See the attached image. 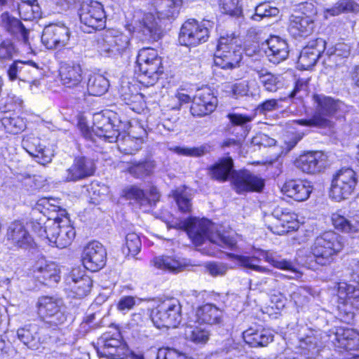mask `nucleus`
<instances>
[{
    "mask_svg": "<svg viewBox=\"0 0 359 359\" xmlns=\"http://www.w3.org/2000/svg\"><path fill=\"white\" fill-rule=\"evenodd\" d=\"M327 156L319 151H309L300 155L294 161L295 166L303 172L315 175L326 167Z\"/></svg>",
    "mask_w": 359,
    "mask_h": 359,
    "instance_id": "20",
    "label": "nucleus"
},
{
    "mask_svg": "<svg viewBox=\"0 0 359 359\" xmlns=\"http://www.w3.org/2000/svg\"><path fill=\"white\" fill-rule=\"evenodd\" d=\"M217 99L208 88L196 92L190 108L194 116H203L211 114L216 108Z\"/></svg>",
    "mask_w": 359,
    "mask_h": 359,
    "instance_id": "21",
    "label": "nucleus"
},
{
    "mask_svg": "<svg viewBox=\"0 0 359 359\" xmlns=\"http://www.w3.org/2000/svg\"><path fill=\"white\" fill-rule=\"evenodd\" d=\"M118 94L121 99L126 104L138 102L142 99V95L137 93L136 88L129 82L123 81L119 89Z\"/></svg>",
    "mask_w": 359,
    "mask_h": 359,
    "instance_id": "50",
    "label": "nucleus"
},
{
    "mask_svg": "<svg viewBox=\"0 0 359 359\" xmlns=\"http://www.w3.org/2000/svg\"><path fill=\"white\" fill-rule=\"evenodd\" d=\"M182 227L196 245H209L205 253L210 256H217L221 249L232 250L236 246L237 241L233 236L218 232L215 224L207 219L189 218L184 221Z\"/></svg>",
    "mask_w": 359,
    "mask_h": 359,
    "instance_id": "1",
    "label": "nucleus"
},
{
    "mask_svg": "<svg viewBox=\"0 0 359 359\" xmlns=\"http://www.w3.org/2000/svg\"><path fill=\"white\" fill-rule=\"evenodd\" d=\"M187 338L196 344H205L209 339L208 330L198 327L193 328L186 334Z\"/></svg>",
    "mask_w": 359,
    "mask_h": 359,
    "instance_id": "56",
    "label": "nucleus"
},
{
    "mask_svg": "<svg viewBox=\"0 0 359 359\" xmlns=\"http://www.w3.org/2000/svg\"><path fill=\"white\" fill-rule=\"evenodd\" d=\"M309 79H298L295 83L294 90L290 93L288 97L301 99L306 95L309 88Z\"/></svg>",
    "mask_w": 359,
    "mask_h": 359,
    "instance_id": "63",
    "label": "nucleus"
},
{
    "mask_svg": "<svg viewBox=\"0 0 359 359\" xmlns=\"http://www.w3.org/2000/svg\"><path fill=\"white\" fill-rule=\"evenodd\" d=\"M332 224L335 229L345 233H353L359 231V222L355 219H348L339 212L332 215Z\"/></svg>",
    "mask_w": 359,
    "mask_h": 359,
    "instance_id": "47",
    "label": "nucleus"
},
{
    "mask_svg": "<svg viewBox=\"0 0 359 359\" xmlns=\"http://www.w3.org/2000/svg\"><path fill=\"white\" fill-rule=\"evenodd\" d=\"M109 87V81L103 75L99 74L90 75L87 84V89L90 95L101 96L108 90Z\"/></svg>",
    "mask_w": 359,
    "mask_h": 359,
    "instance_id": "43",
    "label": "nucleus"
},
{
    "mask_svg": "<svg viewBox=\"0 0 359 359\" xmlns=\"http://www.w3.org/2000/svg\"><path fill=\"white\" fill-rule=\"evenodd\" d=\"M95 170L94 161L85 156H78L72 165L65 170L62 175L64 182H76L93 175Z\"/></svg>",
    "mask_w": 359,
    "mask_h": 359,
    "instance_id": "19",
    "label": "nucleus"
},
{
    "mask_svg": "<svg viewBox=\"0 0 359 359\" xmlns=\"http://www.w3.org/2000/svg\"><path fill=\"white\" fill-rule=\"evenodd\" d=\"M124 196L127 199L135 200L141 205H147L148 201L144 191L136 186H131L124 191Z\"/></svg>",
    "mask_w": 359,
    "mask_h": 359,
    "instance_id": "57",
    "label": "nucleus"
},
{
    "mask_svg": "<svg viewBox=\"0 0 359 359\" xmlns=\"http://www.w3.org/2000/svg\"><path fill=\"white\" fill-rule=\"evenodd\" d=\"M258 80L263 86L265 90L274 93L280 89L283 86L282 78L280 75L273 74L266 69L257 71Z\"/></svg>",
    "mask_w": 359,
    "mask_h": 359,
    "instance_id": "40",
    "label": "nucleus"
},
{
    "mask_svg": "<svg viewBox=\"0 0 359 359\" xmlns=\"http://www.w3.org/2000/svg\"><path fill=\"white\" fill-rule=\"evenodd\" d=\"M116 118L112 119L102 114L93 116V126L92 130L86 126H81V132L86 140L95 141L94 135L103 138L108 142H118L122 135L118 126L115 125Z\"/></svg>",
    "mask_w": 359,
    "mask_h": 359,
    "instance_id": "9",
    "label": "nucleus"
},
{
    "mask_svg": "<svg viewBox=\"0 0 359 359\" xmlns=\"http://www.w3.org/2000/svg\"><path fill=\"white\" fill-rule=\"evenodd\" d=\"M40 73L39 68L32 62H27L21 60H15L9 65L7 69V75L11 81L16 80L29 81L30 74Z\"/></svg>",
    "mask_w": 359,
    "mask_h": 359,
    "instance_id": "30",
    "label": "nucleus"
},
{
    "mask_svg": "<svg viewBox=\"0 0 359 359\" xmlns=\"http://www.w3.org/2000/svg\"><path fill=\"white\" fill-rule=\"evenodd\" d=\"M154 6L159 19L174 20L180 14L182 0H154Z\"/></svg>",
    "mask_w": 359,
    "mask_h": 359,
    "instance_id": "36",
    "label": "nucleus"
},
{
    "mask_svg": "<svg viewBox=\"0 0 359 359\" xmlns=\"http://www.w3.org/2000/svg\"><path fill=\"white\" fill-rule=\"evenodd\" d=\"M314 29V20L304 17L302 13H293L290 17L288 30L294 37H306Z\"/></svg>",
    "mask_w": 359,
    "mask_h": 359,
    "instance_id": "31",
    "label": "nucleus"
},
{
    "mask_svg": "<svg viewBox=\"0 0 359 359\" xmlns=\"http://www.w3.org/2000/svg\"><path fill=\"white\" fill-rule=\"evenodd\" d=\"M338 296L340 299H344L346 304L359 309V287L341 283L338 286Z\"/></svg>",
    "mask_w": 359,
    "mask_h": 359,
    "instance_id": "42",
    "label": "nucleus"
},
{
    "mask_svg": "<svg viewBox=\"0 0 359 359\" xmlns=\"http://www.w3.org/2000/svg\"><path fill=\"white\" fill-rule=\"evenodd\" d=\"M243 337L246 344L254 348L266 346L273 340L271 331L263 327H250L243 332Z\"/></svg>",
    "mask_w": 359,
    "mask_h": 359,
    "instance_id": "32",
    "label": "nucleus"
},
{
    "mask_svg": "<svg viewBox=\"0 0 359 359\" xmlns=\"http://www.w3.org/2000/svg\"><path fill=\"white\" fill-rule=\"evenodd\" d=\"M231 184L238 194H245L248 192L262 191L265 181L259 175L248 170L241 169L233 172Z\"/></svg>",
    "mask_w": 359,
    "mask_h": 359,
    "instance_id": "14",
    "label": "nucleus"
},
{
    "mask_svg": "<svg viewBox=\"0 0 359 359\" xmlns=\"http://www.w3.org/2000/svg\"><path fill=\"white\" fill-rule=\"evenodd\" d=\"M36 325H29L18 330V339L27 346L34 349L38 348L39 337Z\"/></svg>",
    "mask_w": 359,
    "mask_h": 359,
    "instance_id": "44",
    "label": "nucleus"
},
{
    "mask_svg": "<svg viewBox=\"0 0 359 359\" xmlns=\"http://www.w3.org/2000/svg\"><path fill=\"white\" fill-rule=\"evenodd\" d=\"M273 219L269 229L276 234L282 235L297 229L299 224L297 215L287 209L280 207L275 208L271 214Z\"/></svg>",
    "mask_w": 359,
    "mask_h": 359,
    "instance_id": "17",
    "label": "nucleus"
},
{
    "mask_svg": "<svg viewBox=\"0 0 359 359\" xmlns=\"http://www.w3.org/2000/svg\"><path fill=\"white\" fill-rule=\"evenodd\" d=\"M37 308L46 328L62 330L68 323L69 316L60 299L48 296L41 297L37 302Z\"/></svg>",
    "mask_w": 359,
    "mask_h": 359,
    "instance_id": "5",
    "label": "nucleus"
},
{
    "mask_svg": "<svg viewBox=\"0 0 359 359\" xmlns=\"http://www.w3.org/2000/svg\"><path fill=\"white\" fill-rule=\"evenodd\" d=\"M22 146L30 156L36 158L39 163L45 165L51 162L53 156L51 151L41 144L39 137H27L23 140Z\"/></svg>",
    "mask_w": 359,
    "mask_h": 359,
    "instance_id": "27",
    "label": "nucleus"
},
{
    "mask_svg": "<svg viewBox=\"0 0 359 359\" xmlns=\"http://www.w3.org/2000/svg\"><path fill=\"white\" fill-rule=\"evenodd\" d=\"M18 49L11 39H4L0 41V62L11 60L18 55Z\"/></svg>",
    "mask_w": 359,
    "mask_h": 359,
    "instance_id": "51",
    "label": "nucleus"
},
{
    "mask_svg": "<svg viewBox=\"0 0 359 359\" xmlns=\"http://www.w3.org/2000/svg\"><path fill=\"white\" fill-rule=\"evenodd\" d=\"M36 278L43 285L51 286L60 281L59 269L55 263L38 262L34 269Z\"/></svg>",
    "mask_w": 359,
    "mask_h": 359,
    "instance_id": "34",
    "label": "nucleus"
},
{
    "mask_svg": "<svg viewBox=\"0 0 359 359\" xmlns=\"http://www.w3.org/2000/svg\"><path fill=\"white\" fill-rule=\"evenodd\" d=\"M344 247L343 237L333 231H327L316 237L311 246V252L316 262L321 266L331 263L333 257Z\"/></svg>",
    "mask_w": 359,
    "mask_h": 359,
    "instance_id": "4",
    "label": "nucleus"
},
{
    "mask_svg": "<svg viewBox=\"0 0 359 359\" xmlns=\"http://www.w3.org/2000/svg\"><path fill=\"white\" fill-rule=\"evenodd\" d=\"M1 123L5 129L10 133L18 134L23 128V123L18 118L5 116L1 118Z\"/></svg>",
    "mask_w": 359,
    "mask_h": 359,
    "instance_id": "60",
    "label": "nucleus"
},
{
    "mask_svg": "<svg viewBox=\"0 0 359 359\" xmlns=\"http://www.w3.org/2000/svg\"><path fill=\"white\" fill-rule=\"evenodd\" d=\"M70 31L64 24L46 26L41 35V42L48 49H61L69 40Z\"/></svg>",
    "mask_w": 359,
    "mask_h": 359,
    "instance_id": "16",
    "label": "nucleus"
},
{
    "mask_svg": "<svg viewBox=\"0 0 359 359\" xmlns=\"http://www.w3.org/2000/svg\"><path fill=\"white\" fill-rule=\"evenodd\" d=\"M1 20L2 27L8 34L30 49L29 29H27L20 20L5 12L1 14Z\"/></svg>",
    "mask_w": 359,
    "mask_h": 359,
    "instance_id": "24",
    "label": "nucleus"
},
{
    "mask_svg": "<svg viewBox=\"0 0 359 359\" xmlns=\"http://www.w3.org/2000/svg\"><path fill=\"white\" fill-rule=\"evenodd\" d=\"M326 54L333 60L347 58L351 53L350 46L344 43H337L334 46H326Z\"/></svg>",
    "mask_w": 359,
    "mask_h": 359,
    "instance_id": "54",
    "label": "nucleus"
},
{
    "mask_svg": "<svg viewBox=\"0 0 359 359\" xmlns=\"http://www.w3.org/2000/svg\"><path fill=\"white\" fill-rule=\"evenodd\" d=\"M339 346L347 350L359 349V333L352 329H340L336 333Z\"/></svg>",
    "mask_w": 359,
    "mask_h": 359,
    "instance_id": "39",
    "label": "nucleus"
},
{
    "mask_svg": "<svg viewBox=\"0 0 359 359\" xmlns=\"http://www.w3.org/2000/svg\"><path fill=\"white\" fill-rule=\"evenodd\" d=\"M141 139L123 134L118 142L119 150L125 154H134L142 146Z\"/></svg>",
    "mask_w": 359,
    "mask_h": 359,
    "instance_id": "48",
    "label": "nucleus"
},
{
    "mask_svg": "<svg viewBox=\"0 0 359 359\" xmlns=\"http://www.w3.org/2000/svg\"><path fill=\"white\" fill-rule=\"evenodd\" d=\"M34 229L40 237L47 238L58 248L69 245L75 237L74 228L70 225L67 217H56L48 219L42 226L39 223L34 225Z\"/></svg>",
    "mask_w": 359,
    "mask_h": 359,
    "instance_id": "2",
    "label": "nucleus"
},
{
    "mask_svg": "<svg viewBox=\"0 0 359 359\" xmlns=\"http://www.w3.org/2000/svg\"><path fill=\"white\" fill-rule=\"evenodd\" d=\"M357 6V4L353 0H339L332 8L326 9L325 13L335 16L341 13L354 11Z\"/></svg>",
    "mask_w": 359,
    "mask_h": 359,
    "instance_id": "53",
    "label": "nucleus"
},
{
    "mask_svg": "<svg viewBox=\"0 0 359 359\" xmlns=\"http://www.w3.org/2000/svg\"><path fill=\"white\" fill-rule=\"evenodd\" d=\"M235 260L243 267L254 270L260 273H269L271 271L264 266L257 264L259 259L255 257L243 255H233Z\"/></svg>",
    "mask_w": 359,
    "mask_h": 359,
    "instance_id": "52",
    "label": "nucleus"
},
{
    "mask_svg": "<svg viewBox=\"0 0 359 359\" xmlns=\"http://www.w3.org/2000/svg\"><path fill=\"white\" fill-rule=\"evenodd\" d=\"M172 150L180 155L191 157H201L209 151V147L207 145H201L197 147H175Z\"/></svg>",
    "mask_w": 359,
    "mask_h": 359,
    "instance_id": "55",
    "label": "nucleus"
},
{
    "mask_svg": "<svg viewBox=\"0 0 359 359\" xmlns=\"http://www.w3.org/2000/svg\"><path fill=\"white\" fill-rule=\"evenodd\" d=\"M60 76L62 84L67 88L79 87L83 79L82 69L79 64L65 63L60 69ZM83 97L85 96L84 88L81 86Z\"/></svg>",
    "mask_w": 359,
    "mask_h": 359,
    "instance_id": "29",
    "label": "nucleus"
},
{
    "mask_svg": "<svg viewBox=\"0 0 359 359\" xmlns=\"http://www.w3.org/2000/svg\"><path fill=\"white\" fill-rule=\"evenodd\" d=\"M223 308L211 303L201 305L196 310V319L200 324L220 325L223 322Z\"/></svg>",
    "mask_w": 359,
    "mask_h": 359,
    "instance_id": "28",
    "label": "nucleus"
},
{
    "mask_svg": "<svg viewBox=\"0 0 359 359\" xmlns=\"http://www.w3.org/2000/svg\"><path fill=\"white\" fill-rule=\"evenodd\" d=\"M230 122L233 126H239L244 128V135L245 136L250 128H248V123L252 121V118L249 116L231 113L227 115Z\"/></svg>",
    "mask_w": 359,
    "mask_h": 359,
    "instance_id": "61",
    "label": "nucleus"
},
{
    "mask_svg": "<svg viewBox=\"0 0 359 359\" xmlns=\"http://www.w3.org/2000/svg\"><path fill=\"white\" fill-rule=\"evenodd\" d=\"M82 261L86 269L97 271L106 264V249L98 241L90 242L83 249Z\"/></svg>",
    "mask_w": 359,
    "mask_h": 359,
    "instance_id": "18",
    "label": "nucleus"
},
{
    "mask_svg": "<svg viewBox=\"0 0 359 359\" xmlns=\"http://www.w3.org/2000/svg\"><path fill=\"white\" fill-rule=\"evenodd\" d=\"M6 237L9 244L19 248L27 249L33 243L32 236L23 223L18 220L9 224Z\"/></svg>",
    "mask_w": 359,
    "mask_h": 359,
    "instance_id": "23",
    "label": "nucleus"
},
{
    "mask_svg": "<svg viewBox=\"0 0 359 359\" xmlns=\"http://www.w3.org/2000/svg\"><path fill=\"white\" fill-rule=\"evenodd\" d=\"M280 10L273 6L271 3L264 1L259 4L255 8V14L251 18L253 20L259 21L264 18L276 17L279 15Z\"/></svg>",
    "mask_w": 359,
    "mask_h": 359,
    "instance_id": "49",
    "label": "nucleus"
},
{
    "mask_svg": "<svg viewBox=\"0 0 359 359\" xmlns=\"http://www.w3.org/2000/svg\"><path fill=\"white\" fill-rule=\"evenodd\" d=\"M126 247L128 252L135 256L139 253L142 247L140 236L135 233H128L126 236Z\"/></svg>",
    "mask_w": 359,
    "mask_h": 359,
    "instance_id": "58",
    "label": "nucleus"
},
{
    "mask_svg": "<svg viewBox=\"0 0 359 359\" xmlns=\"http://www.w3.org/2000/svg\"><path fill=\"white\" fill-rule=\"evenodd\" d=\"M100 43L102 50L109 56L122 55L130 50V35L114 30L107 31Z\"/></svg>",
    "mask_w": 359,
    "mask_h": 359,
    "instance_id": "15",
    "label": "nucleus"
},
{
    "mask_svg": "<svg viewBox=\"0 0 359 359\" xmlns=\"http://www.w3.org/2000/svg\"><path fill=\"white\" fill-rule=\"evenodd\" d=\"M315 111L309 118L297 121L298 124L309 127H327L330 118L334 116L340 107L341 102L323 95H314Z\"/></svg>",
    "mask_w": 359,
    "mask_h": 359,
    "instance_id": "7",
    "label": "nucleus"
},
{
    "mask_svg": "<svg viewBox=\"0 0 359 359\" xmlns=\"http://www.w3.org/2000/svg\"><path fill=\"white\" fill-rule=\"evenodd\" d=\"M141 32L149 39L157 41L161 37L162 29L154 16L148 13L144 15L141 25Z\"/></svg>",
    "mask_w": 359,
    "mask_h": 359,
    "instance_id": "45",
    "label": "nucleus"
},
{
    "mask_svg": "<svg viewBox=\"0 0 359 359\" xmlns=\"http://www.w3.org/2000/svg\"><path fill=\"white\" fill-rule=\"evenodd\" d=\"M299 346L304 351V355L308 358L316 357L323 346L321 334L311 332V334L300 339Z\"/></svg>",
    "mask_w": 359,
    "mask_h": 359,
    "instance_id": "38",
    "label": "nucleus"
},
{
    "mask_svg": "<svg viewBox=\"0 0 359 359\" xmlns=\"http://www.w3.org/2000/svg\"><path fill=\"white\" fill-rule=\"evenodd\" d=\"M154 324L158 328L176 327L182 320V306L176 299L164 301L151 314Z\"/></svg>",
    "mask_w": 359,
    "mask_h": 359,
    "instance_id": "10",
    "label": "nucleus"
},
{
    "mask_svg": "<svg viewBox=\"0 0 359 359\" xmlns=\"http://www.w3.org/2000/svg\"><path fill=\"white\" fill-rule=\"evenodd\" d=\"M212 27L209 20L201 22L194 19H189L182 26L179 41L181 44L196 46L208 41L210 36V27Z\"/></svg>",
    "mask_w": 359,
    "mask_h": 359,
    "instance_id": "12",
    "label": "nucleus"
},
{
    "mask_svg": "<svg viewBox=\"0 0 359 359\" xmlns=\"http://www.w3.org/2000/svg\"><path fill=\"white\" fill-rule=\"evenodd\" d=\"M175 201L179 209L183 212L191 211V198L188 197L187 193L184 191L176 190L174 194Z\"/></svg>",
    "mask_w": 359,
    "mask_h": 359,
    "instance_id": "62",
    "label": "nucleus"
},
{
    "mask_svg": "<svg viewBox=\"0 0 359 359\" xmlns=\"http://www.w3.org/2000/svg\"><path fill=\"white\" fill-rule=\"evenodd\" d=\"M241 60V39L234 33L221 36L215 53V65L224 69H233L239 67Z\"/></svg>",
    "mask_w": 359,
    "mask_h": 359,
    "instance_id": "3",
    "label": "nucleus"
},
{
    "mask_svg": "<svg viewBox=\"0 0 359 359\" xmlns=\"http://www.w3.org/2000/svg\"><path fill=\"white\" fill-rule=\"evenodd\" d=\"M234 170L233 161L231 157H224L219 159L208 168V174L211 179L224 182L229 179L232 180Z\"/></svg>",
    "mask_w": 359,
    "mask_h": 359,
    "instance_id": "33",
    "label": "nucleus"
},
{
    "mask_svg": "<svg viewBox=\"0 0 359 359\" xmlns=\"http://www.w3.org/2000/svg\"><path fill=\"white\" fill-rule=\"evenodd\" d=\"M262 256L266 262L270 263L274 267L288 271L294 274V276H287L288 278H298L301 276V273L291 261L280 259L268 251L262 252Z\"/></svg>",
    "mask_w": 359,
    "mask_h": 359,
    "instance_id": "41",
    "label": "nucleus"
},
{
    "mask_svg": "<svg viewBox=\"0 0 359 359\" xmlns=\"http://www.w3.org/2000/svg\"><path fill=\"white\" fill-rule=\"evenodd\" d=\"M71 291L78 298L87 296L93 285V280L79 269H74L66 279Z\"/></svg>",
    "mask_w": 359,
    "mask_h": 359,
    "instance_id": "25",
    "label": "nucleus"
},
{
    "mask_svg": "<svg viewBox=\"0 0 359 359\" xmlns=\"http://www.w3.org/2000/svg\"><path fill=\"white\" fill-rule=\"evenodd\" d=\"M326 49V42L323 39L309 41L302 50L297 64L301 69L306 70L314 66L321 54Z\"/></svg>",
    "mask_w": 359,
    "mask_h": 359,
    "instance_id": "22",
    "label": "nucleus"
},
{
    "mask_svg": "<svg viewBox=\"0 0 359 359\" xmlns=\"http://www.w3.org/2000/svg\"><path fill=\"white\" fill-rule=\"evenodd\" d=\"M312 190V187L309 182L300 180H289L285 183L282 189L285 194L297 201L306 200Z\"/></svg>",
    "mask_w": 359,
    "mask_h": 359,
    "instance_id": "35",
    "label": "nucleus"
},
{
    "mask_svg": "<svg viewBox=\"0 0 359 359\" xmlns=\"http://www.w3.org/2000/svg\"><path fill=\"white\" fill-rule=\"evenodd\" d=\"M219 6L223 12L231 16H239L242 9L238 0H219Z\"/></svg>",
    "mask_w": 359,
    "mask_h": 359,
    "instance_id": "59",
    "label": "nucleus"
},
{
    "mask_svg": "<svg viewBox=\"0 0 359 359\" xmlns=\"http://www.w3.org/2000/svg\"><path fill=\"white\" fill-rule=\"evenodd\" d=\"M138 70L141 73V82L152 86L163 72L161 58L154 48H142L137 57Z\"/></svg>",
    "mask_w": 359,
    "mask_h": 359,
    "instance_id": "8",
    "label": "nucleus"
},
{
    "mask_svg": "<svg viewBox=\"0 0 359 359\" xmlns=\"http://www.w3.org/2000/svg\"><path fill=\"white\" fill-rule=\"evenodd\" d=\"M263 46H266L264 48L265 53L269 61L273 64H279L288 57L287 43L279 36H271Z\"/></svg>",
    "mask_w": 359,
    "mask_h": 359,
    "instance_id": "26",
    "label": "nucleus"
},
{
    "mask_svg": "<svg viewBox=\"0 0 359 359\" xmlns=\"http://www.w3.org/2000/svg\"><path fill=\"white\" fill-rule=\"evenodd\" d=\"M156 359H190L185 353L180 352L173 348H161L159 349Z\"/></svg>",
    "mask_w": 359,
    "mask_h": 359,
    "instance_id": "64",
    "label": "nucleus"
},
{
    "mask_svg": "<svg viewBox=\"0 0 359 359\" xmlns=\"http://www.w3.org/2000/svg\"><path fill=\"white\" fill-rule=\"evenodd\" d=\"M155 168V163L151 159L133 161L128 168V172L134 177L143 179L150 175Z\"/></svg>",
    "mask_w": 359,
    "mask_h": 359,
    "instance_id": "46",
    "label": "nucleus"
},
{
    "mask_svg": "<svg viewBox=\"0 0 359 359\" xmlns=\"http://www.w3.org/2000/svg\"><path fill=\"white\" fill-rule=\"evenodd\" d=\"M151 263L156 269L172 273H180L186 266L183 260L175 255L157 256L151 261Z\"/></svg>",
    "mask_w": 359,
    "mask_h": 359,
    "instance_id": "37",
    "label": "nucleus"
},
{
    "mask_svg": "<svg viewBox=\"0 0 359 359\" xmlns=\"http://www.w3.org/2000/svg\"><path fill=\"white\" fill-rule=\"evenodd\" d=\"M81 22L86 26L83 28L86 32L102 29L105 27L106 15L103 6L96 1L83 3L79 10Z\"/></svg>",
    "mask_w": 359,
    "mask_h": 359,
    "instance_id": "13",
    "label": "nucleus"
},
{
    "mask_svg": "<svg viewBox=\"0 0 359 359\" xmlns=\"http://www.w3.org/2000/svg\"><path fill=\"white\" fill-rule=\"evenodd\" d=\"M97 344V353L100 357L109 359H144L142 354L128 349L119 332L113 334L104 333L99 338Z\"/></svg>",
    "mask_w": 359,
    "mask_h": 359,
    "instance_id": "6",
    "label": "nucleus"
},
{
    "mask_svg": "<svg viewBox=\"0 0 359 359\" xmlns=\"http://www.w3.org/2000/svg\"><path fill=\"white\" fill-rule=\"evenodd\" d=\"M357 183L356 172L351 168H342L333 176L330 196L337 201L347 199L353 194Z\"/></svg>",
    "mask_w": 359,
    "mask_h": 359,
    "instance_id": "11",
    "label": "nucleus"
}]
</instances>
